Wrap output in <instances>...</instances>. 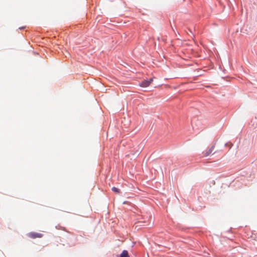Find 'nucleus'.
Here are the masks:
<instances>
[{
    "label": "nucleus",
    "mask_w": 257,
    "mask_h": 257,
    "mask_svg": "<svg viewBox=\"0 0 257 257\" xmlns=\"http://www.w3.org/2000/svg\"><path fill=\"white\" fill-rule=\"evenodd\" d=\"M153 82V78H150L149 80H145L142 82L140 86L143 87L149 86Z\"/></svg>",
    "instance_id": "20e7f679"
},
{
    "label": "nucleus",
    "mask_w": 257,
    "mask_h": 257,
    "mask_svg": "<svg viewBox=\"0 0 257 257\" xmlns=\"http://www.w3.org/2000/svg\"><path fill=\"white\" fill-rule=\"evenodd\" d=\"M135 244V242L133 241V245Z\"/></svg>",
    "instance_id": "ddd939ff"
},
{
    "label": "nucleus",
    "mask_w": 257,
    "mask_h": 257,
    "mask_svg": "<svg viewBox=\"0 0 257 257\" xmlns=\"http://www.w3.org/2000/svg\"><path fill=\"white\" fill-rule=\"evenodd\" d=\"M129 210H131V211L132 212H133V214L134 213V212H133V211L132 210H131V209H129Z\"/></svg>",
    "instance_id": "9d476101"
},
{
    "label": "nucleus",
    "mask_w": 257,
    "mask_h": 257,
    "mask_svg": "<svg viewBox=\"0 0 257 257\" xmlns=\"http://www.w3.org/2000/svg\"><path fill=\"white\" fill-rule=\"evenodd\" d=\"M215 149V145H212L210 148H208L205 151L203 152V156L204 157H207L211 154Z\"/></svg>",
    "instance_id": "7ed1b4c3"
},
{
    "label": "nucleus",
    "mask_w": 257,
    "mask_h": 257,
    "mask_svg": "<svg viewBox=\"0 0 257 257\" xmlns=\"http://www.w3.org/2000/svg\"><path fill=\"white\" fill-rule=\"evenodd\" d=\"M150 219H151V216H149L148 217V220L140 221V222H143V223H144L145 224V225H147V224H149V222H150Z\"/></svg>",
    "instance_id": "423d86ee"
},
{
    "label": "nucleus",
    "mask_w": 257,
    "mask_h": 257,
    "mask_svg": "<svg viewBox=\"0 0 257 257\" xmlns=\"http://www.w3.org/2000/svg\"><path fill=\"white\" fill-rule=\"evenodd\" d=\"M131 149L132 155H138L141 152V149L138 145H133Z\"/></svg>",
    "instance_id": "f03ea898"
},
{
    "label": "nucleus",
    "mask_w": 257,
    "mask_h": 257,
    "mask_svg": "<svg viewBox=\"0 0 257 257\" xmlns=\"http://www.w3.org/2000/svg\"><path fill=\"white\" fill-rule=\"evenodd\" d=\"M129 210H131V211L132 212H133V214L134 213V212H133V211L132 210H131V209H129Z\"/></svg>",
    "instance_id": "1a4fd4ad"
},
{
    "label": "nucleus",
    "mask_w": 257,
    "mask_h": 257,
    "mask_svg": "<svg viewBox=\"0 0 257 257\" xmlns=\"http://www.w3.org/2000/svg\"><path fill=\"white\" fill-rule=\"evenodd\" d=\"M129 210H131V211L132 212H133V214L134 213V212H133V211L132 210H131V209H129Z\"/></svg>",
    "instance_id": "6e6552de"
},
{
    "label": "nucleus",
    "mask_w": 257,
    "mask_h": 257,
    "mask_svg": "<svg viewBox=\"0 0 257 257\" xmlns=\"http://www.w3.org/2000/svg\"><path fill=\"white\" fill-rule=\"evenodd\" d=\"M129 210H131V211L132 212H133V214L134 213V212H133V211L132 210H131V209H129Z\"/></svg>",
    "instance_id": "9b49d317"
},
{
    "label": "nucleus",
    "mask_w": 257,
    "mask_h": 257,
    "mask_svg": "<svg viewBox=\"0 0 257 257\" xmlns=\"http://www.w3.org/2000/svg\"><path fill=\"white\" fill-rule=\"evenodd\" d=\"M112 190L116 193H118L119 192V189L114 187L112 188Z\"/></svg>",
    "instance_id": "0eeeda50"
},
{
    "label": "nucleus",
    "mask_w": 257,
    "mask_h": 257,
    "mask_svg": "<svg viewBox=\"0 0 257 257\" xmlns=\"http://www.w3.org/2000/svg\"><path fill=\"white\" fill-rule=\"evenodd\" d=\"M134 214H131V216H134Z\"/></svg>",
    "instance_id": "f8f14e48"
},
{
    "label": "nucleus",
    "mask_w": 257,
    "mask_h": 257,
    "mask_svg": "<svg viewBox=\"0 0 257 257\" xmlns=\"http://www.w3.org/2000/svg\"><path fill=\"white\" fill-rule=\"evenodd\" d=\"M30 238L35 239L36 238H41L43 236V234L38 232H31L27 234Z\"/></svg>",
    "instance_id": "f257e3e1"
},
{
    "label": "nucleus",
    "mask_w": 257,
    "mask_h": 257,
    "mask_svg": "<svg viewBox=\"0 0 257 257\" xmlns=\"http://www.w3.org/2000/svg\"><path fill=\"white\" fill-rule=\"evenodd\" d=\"M128 252L126 250H123L118 257H127Z\"/></svg>",
    "instance_id": "39448f33"
}]
</instances>
